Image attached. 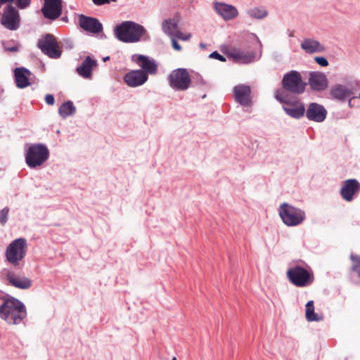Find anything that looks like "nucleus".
I'll return each mask as SVG.
<instances>
[{
    "instance_id": "nucleus-39",
    "label": "nucleus",
    "mask_w": 360,
    "mask_h": 360,
    "mask_svg": "<svg viewBox=\"0 0 360 360\" xmlns=\"http://www.w3.org/2000/svg\"><path fill=\"white\" fill-rule=\"evenodd\" d=\"M96 6H103L105 4H109L110 2H115L117 0H91Z\"/></svg>"
},
{
    "instance_id": "nucleus-47",
    "label": "nucleus",
    "mask_w": 360,
    "mask_h": 360,
    "mask_svg": "<svg viewBox=\"0 0 360 360\" xmlns=\"http://www.w3.org/2000/svg\"><path fill=\"white\" fill-rule=\"evenodd\" d=\"M254 36H255V37L256 38L257 41V42L259 44V45L261 46V45H262V44H261V41H260V40L259 39V38L257 37V35H256V34H254Z\"/></svg>"
},
{
    "instance_id": "nucleus-11",
    "label": "nucleus",
    "mask_w": 360,
    "mask_h": 360,
    "mask_svg": "<svg viewBox=\"0 0 360 360\" xmlns=\"http://www.w3.org/2000/svg\"><path fill=\"white\" fill-rule=\"evenodd\" d=\"M1 24L9 30H17L20 25V17L18 9L13 5H7L1 18Z\"/></svg>"
},
{
    "instance_id": "nucleus-15",
    "label": "nucleus",
    "mask_w": 360,
    "mask_h": 360,
    "mask_svg": "<svg viewBox=\"0 0 360 360\" xmlns=\"http://www.w3.org/2000/svg\"><path fill=\"white\" fill-rule=\"evenodd\" d=\"M79 24L82 29L92 34H99L103 31L102 23L96 18L80 14Z\"/></svg>"
},
{
    "instance_id": "nucleus-23",
    "label": "nucleus",
    "mask_w": 360,
    "mask_h": 360,
    "mask_svg": "<svg viewBox=\"0 0 360 360\" xmlns=\"http://www.w3.org/2000/svg\"><path fill=\"white\" fill-rule=\"evenodd\" d=\"M301 48L307 53H319L325 51V47L319 41L304 39L301 43Z\"/></svg>"
},
{
    "instance_id": "nucleus-45",
    "label": "nucleus",
    "mask_w": 360,
    "mask_h": 360,
    "mask_svg": "<svg viewBox=\"0 0 360 360\" xmlns=\"http://www.w3.org/2000/svg\"><path fill=\"white\" fill-rule=\"evenodd\" d=\"M61 20H63V22H68V18L67 15H65L63 17L61 18Z\"/></svg>"
},
{
    "instance_id": "nucleus-43",
    "label": "nucleus",
    "mask_w": 360,
    "mask_h": 360,
    "mask_svg": "<svg viewBox=\"0 0 360 360\" xmlns=\"http://www.w3.org/2000/svg\"><path fill=\"white\" fill-rule=\"evenodd\" d=\"M357 98L356 96H352L350 97V98L349 99V101H348V105L349 108H353L354 107V105L352 104V100L354 99H356Z\"/></svg>"
},
{
    "instance_id": "nucleus-18",
    "label": "nucleus",
    "mask_w": 360,
    "mask_h": 360,
    "mask_svg": "<svg viewBox=\"0 0 360 360\" xmlns=\"http://www.w3.org/2000/svg\"><path fill=\"white\" fill-rule=\"evenodd\" d=\"M32 72L25 67H18L13 70L14 80L18 89H25L31 84L30 81Z\"/></svg>"
},
{
    "instance_id": "nucleus-26",
    "label": "nucleus",
    "mask_w": 360,
    "mask_h": 360,
    "mask_svg": "<svg viewBox=\"0 0 360 360\" xmlns=\"http://www.w3.org/2000/svg\"><path fill=\"white\" fill-rule=\"evenodd\" d=\"M229 56L242 63L248 64L254 61L255 53L251 52L250 53L245 54L240 51L233 50L232 52L229 53Z\"/></svg>"
},
{
    "instance_id": "nucleus-30",
    "label": "nucleus",
    "mask_w": 360,
    "mask_h": 360,
    "mask_svg": "<svg viewBox=\"0 0 360 360\" xmlns=\"http://www.w3.org/2000/svg\"><path fill=\"white\" fill-rule=\"evenodd\" d=\"M1 43L6 52H18L20 51V44L13 40H2Z\"/></svg>"
},
{
    "instance_id": "nucleus-40",
    "label": "nucleus",
    "mask_w": 360,
    "mask_h": 360,
    "mask_svg": "<svg viewBox=\"0 0 360 360\" xmlns=\"http://www.w3.org/2000/svg\"><path fill=\"white\" fill-rule=\"evenodd\" d=\"M44 100L46 103L49 105H53L55 103V98L53 94H46Z\"/></svg>"
},
{
    "instance_id": "nucleus-17",
    "label": "nucleus",
    "mask_w": 360,
    "mask_h": 360,
    "mask_svg": "<svg viewBox=\"0 0 360 360\" xmlns=\"http://www.w3.org/2000/svg\"><path fill=\"white\" fill-rule=\"evenodd\" d=\"M309 84L311 90L322 91L328 87V82L324 73L319 71H312L309 72Z\"/></svg>"
},
{
    "instance_id": "nucleus-36",
    "label": "nucleus",
    "mask_w": 360,
    "mask_h": 360,
    "mask_svg": "<svg viewBox=\"0 0 360 360\" xmlns=\"http://www.w3.org/2000/svg\"><path fill=\"white\" fill-rule=\"evenodd\" d=\"M209 58L217 59V60H219L221 62H225L226 60V58L224 56H222L221 54H220L217 51H214L212 52L209 55Z\"/></svg>"
},
{
    "instance_id": "nucleus-48",
    "label": "nucleus",
    "mask_w": 360,
    "mask_h": 360,
    "mask_svg": "<svg viewBox=\"0 0 360 360\" xmlns=\"http://www.w3.org/2000/svg\"><path fill=\"white\" fill-rule=\"evenodd\" d=\"M103 61H107V60H110V56L104 57V58H103Z\"/></svg>"
},
{
    "instance_id": "nucleus-8",
    "label": "nucleus",
    "mask_w": 360,
    "mask_h": 360,
    "mask_svg": "<svg viewBox=\"0 0 360 360\" xmlns=\"http://www.w3.org/2000/svg\"><path fill=\"white\" fill-rule=\"evenodd\" d=\"M37 47L50 58L57 59L61 56L62 51L56 38L51 34L43 35L37 41Z\"/></svg>"
},
{
    "instance_id": "nucleus-10",
    "label": "nucleus",
    "mask_w": 360,
    "mask_h": 360,
    "mask_svg": "<svg viewBox=\"0 0 360 360\" xmlns=\"http://www.w3.org/2000/svg\"><path fill=\"white\" fill-rule=\"evenodd\" d=\"M7 312H8V314L4 321L9 325L20 324L27 317V314L24 303L15 297Z\"/></svg>"
},
{
    "instance_id": "nucleus-5",
    "label": "nucleus",
    "mask_w": 360,
    "mask_h": 360,
    "mask_svg": "<svg viewBox=\"0 0 360 360\" xmlns=\"http://www.w3.org/2000/svg\"><path fill=\"white\" fill-rule=\"evenodd\" d=\"M281 84L285 93L287 92L300 95L306 90L307 83L302 80L301 74L297 70H290L285 73L281 80ZM281 90V89H280Z\"/></svg>"
},
{
    "instance_id": "nucleus-32",
    "label": "nucleus",
    "mask_w": 360,
    "mask_h": 360,
    "mask_svg": "<svg viewBox=\"0 0 360 360\" xmlns=\"http://www.w3.org/2000/svg\"><path fill=\"white\" fill-rule=\"evenodd\" d=\"M248 15L255 19H262L268 15L266 9L254 8L248 11Z\"/></svg>"
},
{
    "instance_id": "nucleus-46",
    "label": "nucleus",
    "mask_w": 360,
    "mask_h": 360,
    "mask_svg": "<svg viewBox=\"0 0 360 360\" xmlns=\"http://www.w3.org/2000/svg\"><path fill=\"white\" fill-rule=\"evenodd\" d=\"M199 46L201 48V49H204L206 47V44H204V43H200L199 44Z\"/></svg>"
},
{
    "instance_id": "nucleus-31",
    "label": "nucleus",
    "mask_w": 360,
    "mask_h": 360,
    "mask_svg": "<svg viewBox=\"0 0 360 360\" xmlns=\"http://www.w3.org/2000/svg\"><path fill=\"white\" fill-rule=\"evenodd\" d=\"M349 258L352 262V264L350 268L351 271L356 273L360 278V255L352 253Z\"/></svg>"
},
{
    "instance_id": "nucleus-6",
    "label": "nucleus",
    "mask_w": 360,
    "mask_h": 360,
    "mask_svg": "<svg viewBox=\"0 0 360 360\" xmlns=\"http://www.w3.org/2000/svg\"><path fill=\"white\" fill-rule=\"evenodd\" d=\"M286 276L288 281L296 287L309 286L314 282L313 273L300 265L288 269Z\"/></svg>"
},
{
    "instance_id": "nucleus-20",
    "label": "nucleus",
    "mask_w": 360,
    "mask_h": 360,
    "mask_svg": "<svg viewBox=\"0 0 360 360\" xmlns=\"http://www.w3.org/2000/svg\"><path fill=\"white\" fill-rule=\"evenodd\" d=\"M97 65V60L91 56H87L82 64L76 68L77 74L85 79H91L94 68Z\"/></svg>"
},
{
    "instance_id": "nucleus-44",
    "label": "nucleus",
    "mask_w": 360,
    "mask_h": 360,
    "mask_svg": "<svg viewBox=\"0 0 360 360\" xmlns=\"http://www.w3.org/2000/svg\"><path fill=\"white\" fill-rule=\"evenodd\" d=\"M66 47L68 49H72L73 47V44L70 40H65Z\"/></svg>"
},
{
    "instance_id": "nucleus-1",
    "label": "nucleus",
    "mask_w": 360,
    "mask_h": 360,
    "mask_svg": "<svg viewBox=\"0 0 360 360\" xmlns=\"http://www.w3.org/2000/svg\"><path fill=\"white\" fill-rule=\"evenodd\" d=\"M274 98L282 104V110L291 118L300 120L304 116L308 120L322 122L327 117L326 108L318 103L311 102L305 107L304 103L295 96H290L281 89H276Z\"/></svg>"
},
{
    "instance_id": "nucleus-42",
    "label": "nucleus",
    "mask_w": 360,
    "mask_h": 360,
    "mask_svg": "<svg viewBox=\"0 0 360 360\" xmlns=\"http://www.w3.org/2000/svg\"><path fill=\"white\" fill-rule=\"evenodd\" d=\"M15 0H0L1 6L5 4H8V5H12L14 3Z\"/></svg>"
},
{
    "instance_id": "nucleus-12",
    "label": "nucleus",
    "mask_w": 360,
    "mask_h": 360,
    "mask_svg": "<svg viewBox=\"0 0 360 360\" xmlns=\"http://www.w3.org/2000/svg\"><path fill=\"white\" fill-rule=\"evenodd\" d=\"M41 11L44 18L57 20L63 13V0H44Z\"/></svg>"
},
{
    "instance_id": "nucleus-21",
    "label": "nucleus",
    "mask_w": 360,
    "mask_h": 360,
    "mask_svg": "<svg viewBox=\"0 0 360 360\" xmlns=\"http://www.w3.org/2000/svg\"><path fill=\"white\" fill-rule=\"evenodd\" d=\"M134 56H136V62L141 68V70L144 71L147 75L148 74L153 75L157 72L158 65L154 59L142 54H136Z\"/></svg>"
},
{
    "instance_id": "nucleus-29",
    "label": "nucleus",
    "mask_w": 360,
    "mask_h": 360,
    "mask_svg": "<svg viewBox=\"0 0 360 360\" xmlns=\"http://www.w3.org/2000/svg\"><path fill=\"white\" fill-rule=\"evenodd\" d=\"M178 22L175 20L174 18H169L165 20L162 23V29L163 32L169 35L172 36L173 32L172 30L177 27Z\"/></svg>"
},
{
    "instance_id": "nucleus-24",
    "label": "nucleus",
    "mask_w": 360,
    "mask_h": 360,
    "mask_svg": "<svg viewBox=\"0 0 360 360\" xmlns=\"http://www.w3.org/2000/svg\"><path fill=\"white\" fill-rule=\"evenodd\" d=\"M7 280L11 285L19 289L26 290L32 286V281L30 278H18L11 273L7 274Z\"/></svg>"
},
{
    "instance_id": "nucleus-22",
    "label": "nucleus",
    "mask_w": 360,
    "mask_h": 360,
    "mask_svg": "<svg viewBox=\"0 0 360 360\" xmlns=\"http://www.w3.org/2000/svg\"><path fill=\"white\" fill-rule=\"evenodd\" d=\"M329 94L333 100L344 102L347 98L352 96L353 91L342 84H337L330 88Z\"/></svg>"
},
{
    "instance_id": "nucleus-2",
    "label": "nucleus",
    "mask_w": 360,
    "mask_h": 360,
    "mask_svg": "<svg viewBox=\"0 0 360 360\" xmlns=\"http://www.w3.org/2000/svg\"><path fill=\"white\" fill-rule=\"evenodd\" d=\"M113 32L116 39L127 44L150 39L148 31L143 25L131 20L123 21L117 24L114 27Z\"/></svg>"
},
{
    "instance_id": "nucleus-25",
    "label": "nucleus",
    "mask_w": 360,
    "mask_h": 360,
    "mask_svg": "<svg viewBox=\"0 0 360 360\" xmlns=\"http://www.w3.org/2000/svg\"><path fill=\"white\" fill-rule=\"evenodd\" d=\"M15 297L6 294V295L0 297V319L4 320L7 317L11 303L14 300Z\"/></svg>"
},
{
    "instance_id": "nucleus-9",
    "label": "nucleus",
    "mask_w": 360,
    "mask_h": 360,
    "mask_svg": "<svg viewBox=\"0 0 360 360\" xmlns=\"http://www.w3.org/2000/svg\"><path fill=\"white\" fill-rule=\"evenodd\" d=\"M27 252V240L19 238L13 240L6 250V259L13 264H17L23 259Z\"/></svg>"
},
{
    "instance_id": "nucleus-3",
    "label": "nucleus",
    "mask_w": 360,
    "mask_h": 360,
    "mask_svg": "<svg viewBox=\"0 0 360 360\" xmlns=\"http://www.w3.org/2000/svg\"><path fill=\"white\" fill-rule=\"evenodd\" d=\"M50 153L46 144L42 143L32 144L25 153V162L30 169L41 167L48 160Z\"/></svg>"
},
{
    "instance_id": "nucleus-35",
    "label": "nucleus",
    "mask_w": 360,
    "mask_h": 360,
    "mask_svg": "<svg viewBox=\"0 0 360 360\" xmlns=\"http://www.w3.org/2000/svg\"><path fill=\"white\" fill-rule=\"evenodd\" d=\"M314 60L321 67H327L329 64L328 60L324 56H316Z\"/></svg>"
},
{
    "instance_id": "nucleus-28",
    "label": "nucleus",
    "mask_w": 360,
    "mask_h": 360,
    "mask_svg": "<svg viewBox=\"0 0 360 360\" xmlns=\"http://www.w3.org/2000/svg\"><path fill=\"white\" fill-rule=\"evenodd\" d=\"M305 316L306 319L311 321H320L323 320V316H319L314 311V302L313 300H309L305 305Z\"/></svg>"
},
{
    "instance_id": "nucleus-16",
    "label": "nucleus",
    "mask_w": 360,
    "mask_h": 360,
    "mask_svg": "<svg viewBox=\"0 0 360 360\" xmlns=\"http://www.w3.org/2000/svg\"><path fill=\"white\" fill-rule=\"evenodd\" d=\"M234 99L243 106H249L252 104L251 89L246 84H238L233 89Z\"/></svg>"
},
{
    "instance_id": "nucleus-33",
    "label": "nucleus",
    "mask_w": 360,
    "mask_h": 360,
    "mask_svg": "<svg viewBox=\"0 0 360 360\" xmlns=\"http://www.w3.org/2000/svg\"><path fill=\"white\" fill-rule=\"evenodd\" d=\"M9 207H5L0 210V224L4 226L8 221Z\"/></svg>"
},
{
    "instance_id": "nucleus-37",
    "label": "nucleus",
    "mask_w": 360,
    "mask_h": 360,
    "mask_svg": "<svg viewBox=\"0 0 360 360\" xmlns=\"http://www.w3.org/2000/svg\"><path fill=\"white\" fill-rule=\"evenodd\" d=\"M192 83H193V81H192ZM193 83L196 86L206 84L205 80L202 78V77L199 73H196L195 77L193 78Z\"/></svg>"
},
{
    "instance_id": "nucleus-50",
    "label": "nucleus",
    "mask_w": 360,
    "mask_h": 360,
    "mask_svg": "<svg viewBox=\"0 0 360 360\" xmlns=\"http://www.w3.org/2000/svg\"><path fill=\"white\" fill-rule=\"evenodd\" d=\"M357 98H359L360 99V92H359V94Z\"/></svg>"
},
{
    "instance_id": "nucleus-13",
    "label": "nucleus",
    "mask_w": 360,
    "mask_h": 360,
    "mask_svg": "<svg viewBox=\"0 0 360 360\" xmlns=\"http://www.w3.org/2000/svg\"><path fill=\"white\" fill-rule=\"evenodd\" d=\"M360 192V183L356 179H349L343 181L340 195L347 202L353 200Z\"/></svg>"
},
{
    "instance_id": "nucleus-38",
    "label": "nucleus",
    "mask_w": 360,
    "mask_h": 360,
    "mask_svg": "<svg viewBox=\"0 0 360 360\" xmlns=\"http://www.w3.org/2000/svg\"><path fill=\"white\" fill-rule=\"evenodd\" d=\"M176 37L183 41H187L191 37V34H184L182 32L178 30L176 32Z\"/></svg>"
},
{
    "instance_id": "nucleus-19",
    "label": "nucleus",
    "mask_w": 360,
    "mask_h": 360,
    "mask_svg": "<svg viewBox=\"0 0 360 360\" xmlns=\"http://www.w3.org/2000/svg\"><path fill=\"white\" fill-rule=\"evenodd\" d=\"M214 7L217 13L221 16L226 21L231 20L238 15L237 8L231 4L214 2Z\"/></svg>"
},
{
    "instance_id": "nucleus-14",
    "label": "nucleus",
    "mask_w": 360,
    "mask_h": 360,
    "mask_svg": "<svg viewBox=\"0 0 360 360\" xmlns=\"http://www.w3.org/2000/svg\"><path fill=\"white\" fill-rule=\"evenodd\" d=\"M148 79V75L141 70H131L127 72L123 80L129 87H138L144 84Z\"/></svg>"
},
{
    "instance_id": "nucleus-7",
    "label": "nucleus",
    "mask_w": 360,
    "mask_h": 360,
    "mask_svg": "<svg viewBox=\"0 0 360 360\" xmlns=\"http://www.w3.org/2000/svg\"><path fill=\"white\" fill-rule=\"evenodd\" d=\"M169 86L175 91H186L192 86V79L186 68L173 70L168 75Z\"/></svg>"
},
{
    "instance_id": "nucleus-49",
    "label": "nucleus",
    "mask_w": 360,
    "mask_h": 360,
    "mask_svg": "<svg viewBox=\"0 0 360 360\" xmlns=\"http://www.w3.org/2000/svg\"><path fill=\"white\" fill-rule=\"evenodd\" d=\"M172 360H177L176 357L174 356Z\"/></svg>"
},
{
    "instance_id": "nucleus-4",
    "label": "nucleus",
    "mask_w": 360,
    "mask_h": 360,
    "mask_svg": "<svg viewBox=\"0 0 360 360\" xmlns=\"http://www.w3.org/2000/svg\"><path fill=\"white\" fill-rule=\"evenodd\" d=\"M278 211L283 223L289 227L299 226L306 219L303 210L285 202L279 205Z\"/></svg>"
},
{
    "instance_id": "nucleus-41",
    "label": "nucleus",
    "mask_w": 360,
    "mask_h": 360,
    "mask_svg": "<svg viewBox=\"0 0 360 360\" xmlns=\"http://www.w3.org/2000/svg\"><path fill=\"white\" fill-rule=\"evenodd\" d=\"M172 48L178 51H181L182 48L175 38H172Z\"/></svg>"
},
{
    "instance_id": "nucleus-27",
    "label": "nucleus",
    "mask_w": 360,
    "mask_h": 360,
    "mask_svg": "<svg viewBox=\"0 0 360 360\" xmlns=\"http://www.w3.org/2000/svg\"><path fill=\"white\" fill-rule=\"evenodd\" d=\"M76 113V108L72 101H66L58 108L59 115L65 119L69 116H72Z\"/></svg>"
},
{
    "instance_id": "nucleus-34",
    "label": "nucleus",
    "mask_w": 360,
    "mask_h": 360,
    "mask_svg": "<svg viewBox=\"0 0 360 360\" xmlns=\"http://www.w3.org/2000/svg\"><path fill=\"white\" fill-rule=\"evenodd\" d=\"M32 0H15V6L18 9H25L30 6Z\"/></svg>"
}]
</instances>
